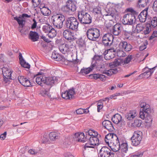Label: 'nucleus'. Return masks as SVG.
Here are the masks:
<instances>
[{
  "mask_svg": "<svg viewBox=\"0 0 157 157\" xmlns=\"http://www.w3.org/2000/svg\"><path fill=\"white\" fill-rule=\"evenodd\" d=\"M105 140L111 149L114 152L118 151L119 145L121 142H120L117 136L113 133H110L106 135Z\"/></svg>",
  "mask_w": 157,
  "mask_h": 157,
  "instance_id": "1",
  "label": "nucleus"
},
{
  "mask_svg": "<svg viewBox=\"0 0 157 157\" xmlns=\"http://www.w3.org/2000/svg\"><path fill=\"white\" fill-rule=\"evenodd\" d=\"M78 17L80 23L82 25H89L92 22V17L86 10L78 11Z\"/></svg>",
  "mask_w": 157,
  "mask_h": 157,
  "instance_id": "2",
  "label": "nucleus"
},
{
  "mask_svg": "<svg viewBox=\"0 0 157 157\" xmlns=\"http://www.w3.org/2000/svg\"><path fill=\"white\" fill-rule=\"evenodd\" d=\"M52 23L55 27L58 29L62 28L63 23L65 21V17L61 13H57L52 16Z\"/></svg>",
  "mask_w": 157,
  "mask_h": 157,
  "instance_id": "3",
  "label": "nucleus"
},
{
  "mask_svg": "<svg viewBox=\"0 0 157 157\" xmlns=\"http://www.w3.org/2000/svg\"><path fill=\"white\" fill-rule=\"evenodd\" d=\"M79 22L77 19L74 17H70L65 20L64 22V26L67 29L76 31L78 27Z\"/></svg>",
  "mask_w": 157,
  "mask_h": 157,
  "instance_id": "4",
  "label": "nucleus"
},
{
  "mask_svg": "<svg viewBox=\"0 0 157 157\" xmlns=\"http://www.w3.org/2000/svg\"><path fill=\"white\" fill-rule=\"evenodd\" d=\"M141 108L140 112V117L142 119H144L146 114L148 115L150 113H153V110H151L150 106L145 102H142L140 105Z\"/></svg>",
  "mask_w": 157,
  "mask_h": 157,
  "instance_id": "5",
  "label": "nucleus"
},
{
  "mask_svg": "<svg viewBox=\"0 0 157 157\" xmlns=\"http://www.w3.org/2000/svg\"><path fill=\"white\" fill-rule=\"evenodd\" d=\"M100 34L99 30L95 28L89 29L86 32L88 38L92 41H96L99 37Z\"/></svg>",
  "mask_w": 157,
  "mask_h": 157,
  "instance_id": "6",
  "label": "nucleus"
},
{
  "mask_svg": "<svg viewBox=\"0 0 157 157\" xmlns=\"http://www.w3.org/2000/svg\"><path fill=\"white\" fill-rule=\"evenodd\" d=\"M142 132L141 131H137L134 132L131 138L132 145L137 146L140 144L142 139Z\"/></svg>",
  "mask_w": 157,
  "mask_h": 157,
  "instance_id": "7",
  "label": "nucleus"
},
{
  "mask_svg": "<svg viewBox=\"0 0 157 157\" xmlns=\"http://www.w3.org/2000/svg\"><path fill=\"white\" fill-rule=\"evenodd\" d=\"M136 21L135 17L132 13L127 14L124 15L122 22L124 25H129L133 26Z\"/></svg>",
  "mask_w": 157,
  "mask_h": 157,
  "instance_id": "8",
  "label": "nucleus"
},
{
  "mask_svg": "<svg viewBox=\"0 0 157 157\" xmlns=\"http://www.w3.org/2000/svg\"><path fill=\"white\" fill-rule=\"evenodd\" d=\"M75 47V43L67 42V44H63L60 45L59 49L62 53L65 54L69 52L71 49Z\"/></svg>",
  "mask_w": 157,
  "mask_h": 157,
  "instance_id": "9",
  "label": "nucleus"
},
{
  "mask_svg": "<svg viewBox=\"0 0 157 157\" xmlns=\"http://www.w3.org/2000/svg\"><path fill=\"white\" fill-rule=\"evenodd\" d=\"M118 151H117L116 154L118 157H124L128 151L127 143L121 142L119 145Z\"/></svg>",
  "mask_w": 157,
  "mask_h": 157,
  "instance_id": "10",
  "label": "nucleus"
},
{
  "mask_svg": "<svg viewBox=\"0 0 157 157\" xmlns=\"http://www.w3.org/2000/svg\"><path fill=\"white\" fill-rule=\"evenodd\" d=\"M113 36L110 33L104 35L102 37V44L105 47L110 46L112 44Z\"/></svg>",
  "mask_w": 157,
  "mask_h": 157,
  "instance_id": "11",
  "label": "nucleus"
},
{
  "mask_svg": "<svg viewBox=\"0 0 157 157\" xmlns=\"http://www.w3.org/2000/svg\"><path fill=\"white\" fill-rule=\"evenodd\" d=\"M96 151L94 146H92L91 144L89 143L88 142L83 145V153L84 157L86 155H88L92 154Z\"/></svg>",
  "mask_w": 157,
  "mask_h": 157,
  "instance_id": "12",
  "label": "nucleus"
},
{
  "mask_svg": "<svg viewBox=\"0 0 157 157\" xmlns=\"http://www.w3.org/2000/svg\"><path fill=\"white\" fill-rule=\"evenodd\" d=\"M100 157H114V153L111 152L110 150L106 147H102L99 151Z\"/></svg>",
  "mask_w": 157,
  "mask_h": 157,
  "instance_id": "13",
  "label": "nucleus"
},
{
  "mask_svg": "<svg viewBox=\"0 0 157 157\" xmlns=\"http://www.w3.org/2000/svg\"><path fill=\"white\" fill-rule=\"evenodd\" d=\"M74 33L71 32L69 29H67L64 30L63 35L67 41L66 42L75 43V39L73 35Z\"/></svg>",
  "mask_w": 157,
  "mask_h": 157,
  "instance_id": "14",
  "label": "nucleus"
},
{
  "mask_svg": "<svg viewBox=\"0 0 157 157\" xmlns=\"http://www.w3.org/2000/svg\"><path fill=\"white\" fill-rule=\"evenodd\" d=\"M76 8L74 2L71 0H68L67 2L66 5L63 7V9L64 12L70 13L75 11Z\"/></svg>",
  "mask_w": 157,
  "mask_h": 157,
  "instance_id": "15",
  "label": "nucleus"
},
{
  "mask_svg": "<svg viewBox=\"0 0 157 157\" xmlns=\"http://www.w3.org/2000/svg\"><path fill=\"white\" fill-rule=\"evenodd\" d=\"M75 93L74 89L72 88L69 90H66L62 94V97L63 98L67 100H71L74 97V95Z\"/></svg>",
  "mask_w": 157,
  "mask_h": 157,
  "instance_id": "16",
  "label": "nucleus"
},
{
  "mask_svg": "<svg viewBox=\"0 0 157 157\" xmlns=\"http://www.w3.org/2000/svg\"><path fill=\"white\" fill-rule=\"evenodd\" d=\"M148 7L146 8L143 10L138 15V17L140 22H144L146 20H149L150 19V16L148 15L147 11Z\"/></svg>",
  "mask_w": 157,
  "mask_h": 157,
  "instance_id": "17",
  "label": "nucleus"
},
{
  "mask_svg": "<svg viewBox=\"0 0 157 157\" xmlns=\"http://www.w3.org/2000/svg\"><path fill=\"white\" fill-rule=\"evenodd\" d=\"M74 138L75 140L79 142L84 143L87 141L86 138L82 132L76 133Z\"/></svg>",
  "mask_w": 157,
  "mask_h": 157,
  "instance_id": "18",
  "label": "nucleus"
},
{
  "mask_svg": "<svg viewBox=\"0 0 157 157\" xmlns=\"http://www.w3.org/2000/svg\"><path fill=\"white\" fill-rule=\"evenodd\" d=\"M123 27L120 24L117 23L113 28V33L115 36L120 34L122 30Z\"/></svg>",
  "mask_w": 157,
  "mask_h": 157,
  "instance_id": "19",
  "label": "nucleus"
},
{
  "mask_svg": "<svg viewBox=\"0 0 157 157\" xmlns=\"http://www.w3.org/2000/svg\"><path fill=\"white\" fill-rule=\"evenodd\" d=\"M28 38L33 42L36 41L39 39V35L37 32L30 31L28 35Z\"/></svg>",
  "mask_w": 157,
  "mask_h": 157,
  "instance_id": "20",
  "label": "nucleus"
},
{
  "mask_svg": "<svg viewBox=\"0 0 157 157\" xmlns=\"http://www.w3.org/2000/svg\"><path fill=\"white\" fill-rule=\"evenodd\" d=\"M102 124L103 127L109 132L113 131L114 128L111 121L105 120L103 121Z\"/></svg>",
  "mask_w": 157,
  "mask_h": 157,
  "instance_id": "21",
  "label": "nucleus"
},
{
  "mask_svg": "<svg viewBox=\"0 0 157 157\" xmlns=\"http://www.w3.org/2000/svg\"><path fill=\"white\" fill-rule=\"evenodd\" d=\"M112 120L114 123L116 124L121 123L122 124V123H124L121 116L118 113L113 115L112 118Z\"/></svg>",
  "mask_w": 157,
  "mask_h": 157,
  "instance_id": "22",
  "label": "nucleus"
},
{
  "mask_svg": "<svg viewBox=\"0 0 157 157\" xmlns=\"http://www.w3.org/2000/svg\"><path fill=\"white\" fill-rule=\"evenodd\" d=\"M97 136H90L89 139H88L87 142H88L89 143L91 144L92 146H94L99 145V140Z\"/></svg>",
  "mask_w": 157,
  "mask_h": 157,
  "instance_id": "23",
  "label": "nucleus"
},
{
  "mask_svg": "<svg viewBox=\"0 0 157 157\" xmlns=\"http://www.w3.org/2000/svg\"><path fill=\"white\" fill-rule=\"evenodd\" d=\"M137 116L136 110H130L125 114V118L128 120H132Z\"/></svg>",
  "mask_w": 157,
  "mask_h": 157,
  "instance_id": "24",
  "label": "nucleus"
},
{
  "mask_svg": "<svg viewBox=\"0 0 157 157\" xmlns=\"http://www.w3.org/2000/svg\"><path fill=\"white\" fill-rule=\"evenodd\" d=\"M52 58L54 59L55 60L64 62L65 61V59L61 55L57 53L56 52L54 51L52 54Z\"/></svg>",
  "mask_w": 157,
  "mask_h": 157,
  "instance_id": "25",
  "label": "nucleus"
},
{
  "mask_svg": "<svg viewBox=\"0 0 157 157\" xmlns=\"http://www.w3.org/2000/svg\"><path fill=\"white\" fill-rule=\"evenodd\" d=\"M123 64V60L119 59H116L112 62L109 63V67L113 68L119 65Z\"/></svg>",
  "mask_w": 157,
  "mask_h": 157,
  "instance_id": "26",
  "label": "nucleus"
},
{
  "mask_svg": "<svg viewBox=\"0 0 157 157\" xmlns=\"http://www.w3.org/2000/svg\"><path fill=\"white\" fill-rule=\"evenodd\" d=\"M57 82V79H56V77H48L46 79V85H48L51 86L53 85Z\"/></svg>",
  "mask_w": 157,
  "mask_h": 157,
  "instance_id": "27",
  "label": "nucleus"
},
{
  "mask_svg": "<svg viewBox=\"0 0 157 157\" xmlns=\"http://www.w3.org/2000/svg\"><path fill=\"white\" fill-rule=\"evenodd\" d=\"M2 69L3 76L8 77L9 76H11L12 72L10 68L7 67H3Z\"/></svg>",
  "mask_w": 157,
  "mask_h": 157,
  "instance_id": "28",
  "label": "nucleus"
},
{
  "mask_svg": "<svg viewBox=\"0 0 157 157\" xmlns=\"http://www.w3.org/2000/svg\"><path fill=\"white\" fill-rule=\"evenodd\" d=\"M51 86L48 85H45L44 88L40 92V94L43 96L47 95L48 96H50L49 94V91L50 90Z\"/></svg>",
  "mask_w": 157,
  "mask_h": 157,
  "instance_id": "29",
  "label": "nucleus"
},
{
  "mask_svg": "<svg viewBox=\"0 0 157 157\" xmlns=\"http://www.w3.org/2000/svg\"><path fill=\"white\" fill-rule=\"evenodd\" d=\"M86 138L87 140L89 139L90 136H98V133L97 132L91 130H89L87 131L86 132Z\"/></svg>",
  "mask_w": 157,
  "mask_h": 157,
  "instance_id": "30",
  "label": "nucleus"
},
{
  "mask_svg": "<svg viewBox=\"0 0 157 157\" xmlns=\"http://www.w3.org/2000/svg\"><path fill=\"white\" fill-rule=\"evenodd\" d=\"M40 9L41 13L44 16H48L51 13L50 10L48 8L45 7V6L42 8L40 7Z\"/></svg>",
  "mask_w": 157,
  "mask_h": 157,
  "instance_id": "31",
  "label": "nucleus"
},
{
  "mask_svg": "<svg viewBox=\"0 0 157 157\" xmlns=\"http://www.w3.org/2000/svg\"><path fill=\"white\" fill-rule=\"evenodd\" d=\"M151 114L150 113L148 115L146 114L145 116V122L147 124V125H148L149 126H150L151 125L153 121L152 117Z\"/></svg>",
  "mask_w": 157,
  "mask_h": 157,
  "instance_id": "32",
  "label": "nucleus"
},
{
  "mask_svg": "<svg viewBox=\"0 0 157 157\" xmlns=\"http://www.w3.org/2000/svg\"><path fill=\"white\" fill-rule=\"evenodd\" d=\"M104 58L106 60H109L113 58L114 57V54L111 52H107L105 50L103 54Z\"/></svg>",
  "mask_w": 157,
  "mask_h": 157,
  "instance_id": "33",
  "label": "nucleus"
},
{
  "mask_svg": "<svg viewBox=\"0 0 157 157\" xmlns=\"http://www.w3.org/2000/svg\"><path fill=\"white\" fill-rule=\"evenodd\" d=\"M149 0H139L137 2L138 5L139 7H144L149 3Z\"/></svg>",
  "mask_w": 157,
  "mask_h": 157,
  "instance_id": "34",
  "label": "nucleus"
},
{
  "mask_svg": "<svg viewBox=\"0 0 157 157\" xmlns=\"http://www.w3.org/2000/svg\"><path fill=\"white\" fill-rule=\"evenodd\" d=\"M92 71V68H84L83 67L80 71L79 73L81 74L82 75H85L89 73L91 71Z\"/></svg>",
  "mask_w": 157,
  "mask_h": 157,
  "instance_id": "35",
  "label": "nucleus"
},
{
  "mask_svg": "<svg viewBox=\"0 0 157 157\" xmlns=\"http://www.w3.org/2000/svg\"><path fill=\"white\" fill-rule=\"evenodd\" d=\"M49 32L47 34L49 37L53 38L55 37L56 35V32L55 29L53 27L50 30Z\"/></svg>",
  "mask_w": 157,
  "mask_h": 157,
  "instance_id": "36",
  "label": "nucleus"
},
{
  "mask_svg": "<svg viewBox=\"0 0 157 157\" xmlns=\"http://www.w3.org/2000/svg\"><path fill=\"white\" fill-rule=\"evenodd\" d=\"M49 137L52 140H55L59 138L58 134L55 132H51L49 134Z\"/></svg>",
  "mask_w": 157,
  "mask_h": 157,
  "instance_id": "37",
  "label": "nucleus"
},
{
  "mask_svg": "<svg viewBox=\"0 0 157 157\" xmlns=\"http://www.w3.org/2000/svg\"><path fill=\"white\" fill-rule=\"evenodd\" d=\"M20 18H21L20 17H14V19L17 21L20 25H21L22 27H23L25 23V21L24 20H20L19 19Z\"/></svg>",
  "mask_w": 157,
  "mask_h": 157,
  "instance_id": "38",
  "label": "nucleus"
},
{
  "mask_svg": "<svg viewBox=\"0 0 157 157\" xmlns=\"http://www.w3.org/2000/svg\"><path fill=\"white\" fill-rule=\"evenodd\" d=\"M52 26L50 25H44L43 28L42 29L43 32L46 33H48L50 30L52 28Z\"/></svg>",
  "mask_w": 157,
  "mask_h": 157,
  "instance_id": "39",
  "label": "nucleus"
},
{
  "mask_svg": "<svg viewBox=\"0 0 157 157\" xmlns=\"http://www.w3.org/2000/svg\"><path fill=\"white\" fill-rule=\"evenodd\" d=\"M144 71V73L141 74L139 75L140 77L142 76H147L148 75L149 77L151 76L154 72L153 71H150L149 69H148L147 70H145Z\"/></svg>",
  "mask_w": 157,
  "mask_h": 157,
  "instance_id": "40",
  "label": "nucleus"
},
{
  "mask_svg": "<svg viewBox=\"0 0 157 157\" xmlns=\"http://www.w3.org/2000/svg\"><path fill=\"white\" fill-rule=\"evenodd\" d=\"M149 21H147V22H150L151 25L153 27H155L157 26V17H154L152 20L149 19Z\"/></svg>",
  "mask_w": 157,
  "mask_h": 157,
  "instance_id": "41",
  "label": "nucleus"
},
{
  "mask_svg": "<svg viewBox=\"0 0 157 157\" xmlns=\"http://www.w3.org/2000/svg\"><path fill=\"white\" fill-rule=\"evenodd\" d=\"M101 8L100 7H96L93 9V13L95 15L100 14H101Z\"/></svg>",
  "mask_w": 157,
  "mask_h": 157,
  "instance_id": "42",
  "label": "nucleus"
},
{
  "mask_svg": "<svg viewBox=\"0 0 157 157\" xmlns=\"http://www.w3.org/2000/svg\"><path fill=\"white\" fill-rule=\"evenodd\" d=\"M132 59V55H128L123 60V64L128 63Z\"/></svg>",
  "mask_w": 157,
  "mask_h": 157,
  "instance_id": "43",
  "label": "nucleus"
},
{
  "mask_svg": "<svg viewBox=\"0 0 157 157\" xmlns=\"http://www.w3.org/2000/svg\"><path fill=\"white\" fill-rule=\"evenodd\" d=\"M142 123V121L140 120L136 119L134 121L133 125L134 126L140 127Z\"/></svg>",
  "mask_w": 157,
  "mask_h": 157,
  "instance_id": "44",
  "label": "nucleus"
},
{
  "mask_svg": "<svg viewBox=\"0 0 157 157\" xmlns=\"http://www.w3.org/2000/svg\"><path fill=\"white\" fill-rule=\"evenodd\" d=\"M21 66L23 67L29 69L30 67V65L28 63H27L25 60L20 62Z\"/></svg>",
  "mask_w": 157,
  "mask_h": 157,
  "instance_id": "45",
  "label": "nucleus"
},
{
  "mask_svg": "<svg viewBox=\"0 0 157 157\" xmlns=\"http://www.w3.org/2000/svg\"><path fill=\"white\" fill-rule=\"evenodd\" d=\"M132 48V46L129 43L126 42V43L124 47V51L126 52H129L131 50Z\"/></svg>",
  "mask_w": 157,
  "mask_h": 157,
  "instance_id": "46",
  "label": "nucleus"
},
{
  "mask_svg": "<svg viewBox=\"0 0 157 157\" xmlns=\"http://www.w3.org/2000/svg\"><path fill=\"white\" fill-rule=\"evenodd\" d=\"M151 26L150 24H149V25H147L144 31V32L145 34H148L151 32Z\"/></svg>",
  "mask_w": 157,
  "mask_h": 157,
  "instance_id": "47",
  "label": "nucleus"
},
{
  "mask_svg": "<svg viewBox=\"0 0 157 157\" xmlns=\"http://www.w3.org/2000/svg\"><path fill=\"white\" fill-rule=\"evenodd\" d=\"M126 41H121L119 43V48L121 50H124V47Z\"/></svg>",
  "mask_w": 157,
  "mask_h": 157,
  "instance_id": "48",
  "label": "nucleus"
},
{
  "mask_svg": "<svg viewBox=\"0 0 157 157\" xmlns=\"http://www.w3.org/2000/svg\"><path fill=\"white\" fill-rule=\"evenodd\" d=\"M89 77L90 79H93L95 80H97V79H99V74H91L89 75Z\"/></svg>",
  "mask_w": 157,
  "mask_h": 157,
  "instance_id": "49",
  "label": "nucleus"
},
{
  "mask_svg": "<svg viewBox=\"0 0 157 157\" xmlns=\"http://www.w3.org/2000/svg\"><path fill=\"white\" fill-rule=\"evenodd\" d=\"M27 79V78H24L23 76H19L18 77V80L19 82L22 85V82L21 81V80H22L23 82H26Z\"/></svg>",
  "mask_w": 157,
  "mask_h": 157,
  "instance_id": "50",
  "label": "nucleus"
},
{
  "mask_svg": "<svg viewBox=\"0 0 157 157\" xmlns=\"http://www.w3.org/2000/svg\"><path fill=\"white\" fill-rule=\"evenodd\" d=\"M103 57V55H95L92 59L94 61L101 59Z\"/></svg>",
  "mask_w": 157,
  "mask_h": 157,
  "instance_id": "51",
  "label": "nucleus"
},
{
  "mask_svg": "<svg viewBox=\"0 0 157 157\" xmlns=\"http://www.w3.org/2000/svg\"><path fill=\"white\" fill-rule=\"evenodd\" d=\"M136 29L137 32L139 33L143 30V27L142 25L138 24L136 26Z\"/></svg>",
  "mask_w": 157,
  "mask_h": 157,
  "instance_id": "52",
  "label": "nucleus"
},
{
  "mask_svg": "<svg viewBox=\"0 0 157 157\" xmlns=\"http://www.w3.org/2000/svg\"><path fill=\"white\" fill-rule=\"evenodd\" d=\"M22 82V85L23 86H24L25 87H29L30 86H32L31 85V82L28 79L25 82H23L22 80L21 81Z\"/></svg>",
  "mask_w": 157,
  "mask_h": 157,
  "instance_id": "53",
  "label": "nucleus"
},
{
  "mask_svg": "<svg viewBox=\"0 0 157 157\" xmlns=\"http://www.w3.org/2000/svg\"><path fill=\"white\" fill-rule=\"evenodd\" d=\"M147 44V40H146L144 43L143 45L141 46L139 48L140 51H143L146 48V45Z\"/></svg>",
  "mask_w": 157,
  "mask_h": 157,
  "instance_id": "54",
  "label": "nucleus"
},
{
  "mask_svg": "<svg viewBox=\"0 0 157 157\" xmlns=\"http://www.w3.org/2000/svg\"><path fill=\"white\" fill-rule=\"evenodd\" d=\"M41 78L40 76V77L37 76L35 78V81L39 85L43 86L41 82Z\"/></svg>",
  "mask_w": 157,
  "mask_h": 157,
  "instance_id": "55",
  "label": "nucleus"
},
{
  "mask_svg": "<svg viewBox=\"0 0 157 157\" xmlns=\"http://www.w3.org/2000/svg\"><path fill=\"white\" fill-rule=\"evenodd\" d=\"M11 76H9L8 77L3 76V82H4L5 83H8V82L10 81V80L12 79Z\"/></svg>",
  "mask_w": 157,
  "mask_h": 157,
  "instance_id": "56",
  "label": "nucleus"
},
{
  "mask_svg": "<svg viewBox=\"0 0 157 157\" xmlns=\"http://www.w3.org/2000/svg\"><path fill=\"white\" fill-rule=\"evenodd\" d=\"M111 20L109 21H107L105 22V25L107 29H109V28L111 27L112 25V24L111 23Z\"/></svg>",
  "mask_w": 157,
  "mask_h": 157,
  "instance_id": "57",
  "label": "nucleus"
},
{
  "mask_svg": "<svg viewBox=\"0 0 157 157\" xmlns=\"http://www.w3.org/2000/svg\"><path fill=\"white\" fill-rule=\"evenodd\" d=\"M106 15L111 16L113 19H115L116 17V14L115 13H113L112 11H111V12H108Z\"/></svg>",
  "mask_w": 157,
  "mask_h": 157,
  "instance_id": "58",
  "label": "nucleus"
},
{
  "mask_svg": "<svg viewBox=\"0 0 157 157\" xmlns=\"http://www.w3.org/2000/svg\"><path fill=\"white\" fill-rule=\"evenodd\" d=\"M46 70H41L38 73V74L36 75V76H34V78L35 77H36L39 75H44L46 74Z\"/></svg>",
  "mask_w": 157,
  "mask_h": 157,
  "instance_id": "59",
  "label": "nucleus"
},
{
  "mask_svg": "<svg viewBox=\"0 0 157 157\" xmlns=\"http://www.w3.org/2000/svg\"><path fill=\"white\" fill-rule=\"evenodd\" d=\"M112 71L111 69L109 70L104 71L103 73L109 76H111L113 74L112 73Z\"/></svg>",
  "mask_w": 157,
  "mask_h": 157,
  "instance_id": "60",
  "label": "nucleus"
},
{
  "mask_svg": "<svg viewBox=\"0 0 157 157\" xmlns=\"http://www.w3.org/2000/svg\"><path fill=\"white\" fill-rule=\"evenodd\" d=\"M152 7L155 11L157 12V0H155L154 2Z\"/></svg>",
  "mask_w": 157,
  "mask_h": 157,
  "instance_id": "61",
  "label": "nucleus"
},
{
  "mask_svg": "<svg viewBox=\"0 0 157 157\" xmlns=\"http://www.w3.org/2000/svg\"><path fill=\"white\" fill-rule=\"evenodd\" d=\"M156 37H157V32L156 31H154L150 37L149 40H152Z\"/></svg>",
  "mask_w": 157,
  "mask_h": 157,
  "instance_id": "62",
  "label": "nucleus"
},
{
  "mask_svg": "<svg viewBox=\"0 0 157 157\" xmlns=\"http://www.w3.org/2000/svg\"><path fill=\"white\" fill-rule=\"evenodd\" d=\"M143 155V153L140 152L135 153L133 155V157H142Z\"/></svg>",
  "mask_w": 157,
  "mask_h": 157,
  "instance_id": "63",
  "label": "nucleus"
},
{
  "mask_svg": "<svg viewBox=\"0 0 157 157\" xmlns=\"http://www.w3.org/2000/svg\"><path fill=\"white\" fill-rule=\"evenodd\" d=\"M28 152L31 154L34 155H36L37 153H38V151H36L34 149L29 150V151Z\"/></svg>",
  "mask_w": 157,
  "mask_h": 157,
  "instance_id": "64",
  "label": "nucleus"
}]
</instances>
